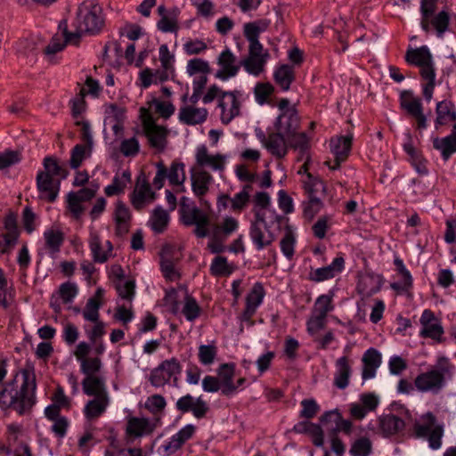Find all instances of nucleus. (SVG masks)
Instances as JSON below:
<instances>
[{
  "label": "nucleus",
  "instance_id": "f257e3e1",
  "mask_svg": "<svg viewBox=\"0 0 456 456\" xmlns=\"http://www.w3.org/2000/svg\"><path fill=\"white\" fill-rule=\"evenodd\" d=\"M36 381L28 370L18 372L13 380L0 391L2 409L13 408L20 414L24 413L35 403Z\"/></svg>",
  "mask_w": 456,
  "mask_h": 456
},
{
  "label": "nucleus",
  "instance_id": "f03ea898",
  "mask_svg": "<svg viewBox=\"0 0 456 456\" xmlns=\"http://www.w3.org/2000/svg\"><path fill=\"white\" fill-rule=\"evenodd\" d=\"M455 374V366L450 359L440 356L436 364L419 373L414 379V387L420 393L436 395L451 381Z\"/></svg>",
  "mask_w": 456,
  "mask_h": 456
},
{
  "label": "nucleus",
  "instance_id": "7ed1b4c3",
  "mask_svg": "<svg viewBox=\"0 0 456 456\" xmlns=\"http://www.w3.org/2000/svg\"><path fill=\"white\" fill-rule=\"evenodd\" d=\"M102 24L101 7L91 1H86L78 7L69 30H65L66 40L72 45H77L83 34L97 32Z\"/></svg>",
  "mask_w": 456,
  "mask_h": 456
},
{
  "label": "nucleus",
  "instance_id": "20e7f679",
  "mask_svg": "<svg viewBox=\"0 0 456 456\" xmlns=\"http://www.w3.org/2000/svg\"><path fill=\"white\" fill-rule=\"evenodd\" d=\"M66 175L65 168L55 159L45 158L44 170L38 173L37 179L40 197L53 201L59 193L60 183Z\"/></svg>",
  "mask_w": 456,
  "mask_h": 456
},
{
  "label": "nucleus",
  "instance_id": "39448f33",
  "mask_svg": "<svg viewBox=\"0 0 456 456\" xmlns=\"http://www.w3.org/2000/svg\"><path fill=\"white\" fill-rule=\"evenodd\" d=\"M164 305L173 314L183 315L188 322H194L201 314V308L197 300L184 288L172 289L167 291Z\"/></svg>",
  "mask_w": 456,
  "mask_h": 456
},
{
  "label": "nucleus",
  "instance_id": "423d86ee",
  "mask_svg": "<svg viewBox=\"0 0 456 456\" xmlns=\"http://www.w3.org/2000/svg\"><path fill=\"white\" fill-rule=\"evenodd\" d=\"M180 220L187 226H194L195 234L204 238L209 233V216L198 208L195 204L186 197H183L180 202Z\"/></svg>",
  "mask_w": 456,
  "mask_h": 456
},
{
  "label": "nucleus",
  "instance_id": "0eeeda50",
  "mask_svg": "<svg viewBox=\"0 0 456 456\" xmlns=\"http://www.w3.org/2000/svg\"><path fill=\"white\" fill-rule=\"evenodd\" d=\"M413 433L416 437L426 439L431 449L437 450L441 448L444 426L436 421L431 411L419 417L414 423Z\"/></svg>",
  "mask_w": 456,
  "mask_h": 456
},
{
  "label": "nucleus",
  "instance_id": "6e6552de",
  "mask_svg": "<svg viewBox=\"0 0 456 456\" xmlns=\"http://www.w3.org/2000/svg\"><path fill=\"white\" fill-rule=\"evenodd\" d=\"M156 168L157 172L152 183L157 189H161L164 185L165 179H167L171 185L177 187V192L185 191L184 182L186 180V175L183 163L174 161L169 168H167L162 162H159L156 164Z\"/></svg>",
  "mask_w": 456,
  "mask_h": 456
},
{
  "label": "nucleus",
  "instance_id": "1a4fd4ad",
  "mask_svg": "<svg viewBox=\"0 0 456 456\" xmlns=\"http://www.w3.org/2000/svg\"><path fill=\"white\" fill-rule=\"evenodd\" d=\"M255 220L251 224L274 225L279 216L272 206L271 197L266 192H257L253 199Z\"/></svg>",
  "mask_w": 456,
  "mask_h": 456
},
{
  "label": "nucleus",
  "instance_id": "9d476101",
  "mask_svg": "<svg viewBox=\"0 0 456 456\" xmlns=\"http://www.w3.org/2000/svg\"><path fill=\"white\" fill-rule=\"evenodd\" d=\"M244 100L245 94L240 90L222 93L219 97L218 108L220 109V118L223 124H229L240 115Z\"/></svg>",
  "mask_w": 456,
  "mask_h": 456
},
{
  "label": "nucleus",
  "instance_id": "9b49d317",
  "mask_svg": "<svg viewBox=\"0 0 456 456\" xmlns=\"http://www.w3.org/2000/svg\"><path fill=\"white\" fill-rule=\"evenodd\" d=\"M279 115L274 123L275 129L279 133L287 134L289 138L298 126V116L297 110L287 99H282L278 104Z\"/></svg>",
  "mask_w": 456,
  "mask_h": 456
},
{
  "label": "nucleus",
  "instance_id": "f8f14e48",
  "mask_svg": "<svg viewBox=\"0 0 456 456\" xmlns=\"http://www.w3.org/2000/svg\"><path fill=\"white\" fill-rule=\"evenodd\" d=\"M419 337L432 340L434 343H442L444 339V330L442 322L429 309H425L419 317Z\"/></svg>",
  "mask_w": 456,
  "mask_h": 456
},
{
  "label": "nucleus",
  "instance_id": "ddd939ff",
  "mask_svg": "<svg viewBox=\"0 0 456 456\" xmlns=\"http://www.w3.org/2000/svg\"><path fill=\"white\" fill-rule=\"evenodd\" d=\"M140 119L151 146L157 149L164 148L167 131L164 127L156 125L151 112L146 107L140 109Z\"/></svg>",
  "mask_w": 456,
  "mask_h": 456
},
{
  "label": "nucleus",
  "instance_id": "4468645a",
  "mask_svg": "<svg viewBox=\"0 0 456 456\" xmlns=\"http://www.w3.org/2000/svg\"><path fill=\"white\" fill-rule=\"evenodd\" d=\"M160 426L159 419L132 416L126 419V436L128 439H137L150 436Z\"/></svg>",
  "mask_w": 456,
  "mask_h": 456
},
{
  "label": "nucleus",
  "instance_id": "2eb2a0df",
  "mask_svg": "<svg viewBox=\"0 0 456 456\" xmlns=\"http://www.w3.org/2000/svg\"><path fill=\"white\" fill-rule=\"evenodd\" d=\"M268 58L269 53L263 45L255 44L249 47L248 55L241 61L240 65L248 75L258 77L264 72Z\"/></svg>",
  "mask_w": 456,
  "mask_h": 456
},
{
  "label": "nucleus",
  "instance_id": "dca6fc26",
  "mask_svg": "<svg viewBox=\"0 0 456 456\" xmlns=\"http://www.w3.org/2000/svg\"><path fill=\"white\" fill-rule=\"evenodd\" d=\"M229 158L228 154L210 152L203 144L199 145L195 150L196 163L201 167H208L213 171L224 169Z\"/></svg>",
  "mask_w": 456,
  "mask_h": 456
},
{
  "label": "nucleus",
  "instance_id": "f3484780",
  "mask_svg": "<svg viewBox=\"0 0 456 456\" xmlns=\"http://www.w3.org/2000/svg\"><path fill=\"white\" fill-rule=\"evenodd\" d=\"M196 431L193 424H186L168 440L165 441L158 449V452L161 456H170L176 452L183 444L190 440Z\"/></svg>",
  "mask_w": 456,
  "mask_h": 456
},
{
  "label": "nucleus",
  "instance_id": "a211bd4d",
  "mask_svg": "<svg viewBox=\"0 0 456 456\" xmlns=\"http://www.w3.org/2000/svg\"><path fill=\"white\" fill-rule=\"evenodd\" d=\"M218 69L215 77L221 81H228L237 76L240 69V63L237 61L235 55L229 49L220 53L217 57Z\"/></svg>",
  "mask_w": 456,
  "mask_h": 456
},
{
  "label": "nucleus",
  "instance_id": "6ab92c4d",
  "mask_svg": "<svg viewBox=\"0 0 456 456\" xmlns=\"http://www.w3.org/2000/svg\"><path fill=\"white\" fill-rule=\"evenodd\" d=\"M180 371V364L175 359L166 360L151 371V383L156 387H162L172 378H175Z\"/></svg>",
  "mask_w": 456,
  "mask_h": 456
},
{
  "label": "nucleus",
  "instance_id": "aec40b11",
  "mask_svg": "<svg viewBox=\"0 0 456 456\" xmlns=\"http://www.w3.org/2000/svg\"><path fill=\"white\" fill-rule=\"evenodd\" d=\"M235 369L232 364H222L217 370V379L220 382L221 392L230 395L238 391L246 382L244 378L234 380Z\"/></svg>",
  "mask_w": 456,
  "mask_h": 456
},
{
  "label": "nucleus",
  "instance_id": "412c9836",
  "mask_svg": "<svg viewBox=\"0 0 456 456\" xmlns=\"http://www.w3.org/2000/svg\"><path fill=\"white\" fill-rule=\"evenodd\" d=\"M409 64L418 66L420 69V74L424 75L427 71H435L433 67L432 54L428 46L409 47L405 56Z\"/></svg>",
  "mask_w": 456,
  "mask_h": 456
},
{
  "label": "nucleus",
  "instance_id": "4be33fe9",
  "mask_svg": "<svg viewBox=\"0 0 456 456\" xmlns=\"http://www.w3.org/2000/svg\"><path fill=\"white\" fill-rule=\"evenodd\" d=\"M125 118L123 108L114 104L104 106V122L103 132L107 134L112 132L117 137L123 132L122 121Z\"/></svg>",
  "mask_w": 456,
  "mask_h": 456
},
{
  "label": "nucleus",
  "instance_id": "5701e85b",
  "mask_svg": "<svg viewBox=\"0 0 456 456\" xmlns=\"http://www.w3.org/2000/svg\"><path fill=\"white\" fill-rule=\"evenodd\" d=\"M154 199V192L152 191L146 177L140 175L137 177L136 184L134 186L131 201L135 208H142L145 205L151 202Z\"/></svg>",
  "mask_w": 456,
  "mask_h": 456
},
{
  "label": "nucleus",
  "instance_id": "b1692460",
  "mask_svg": "<svg viewBox=\"0 0 456 456\" xmlns=\"http://www.w3.org/2000/svg\"><path fill=\"white\" fill-rule=\"evenodd\" d=\"M273 225L251 224L249 231L250 240L256 250H262L274 241L275 234L272 231Z\"/></svg>",
  "mask_w": 456,
  "mask_h": 456
},
{
  "label": "nucleus",
  "instance_id": "393cba45",
  "mask_svg": "<svg viewBox=\"0 0 456 456\" xmlns=\"http://www.w3.org/2000/svg\"><path fill=\"white\" fill-rule=\"evenodd\" d=\"M208 111L204 107H197L193 104L183 105L178 113L179 121L189 126L202 124L206 121Z\"/></svg>",
  "mask_w": 456,
  "mask_h": 456
},
{
  "label": "nucleus",
  "instance_id": "a878e982",
  "mask_svg": "<svg viewBox=\"0 0 456 456\" xmlns=\"http://www.w3.org/2000/svg\"><path fill=\"white\" fill-rule=\"evenodd\" d=\"M158 12L160 16L157 22L159 30L164 33H172L178 30L180 10L177 7L166 9L165 6L160 5L158 7Z\"/></svg>",
  "mask_w": 456,
  "mask_h": 456
},
{
  "label": "nucleus",
  "instance_id": "bb28decb",
  "mask_svg": "<svg viewBox=\"0 0 456 456\" xmlns=\"http://www.w3.org/2000/svg\"><path fill=\"white\" fill-rule=\"evenodd\" d=\"M176 408L183 412L191 411L197 419L204 417L208 409L201 397L194 398L190 395L179 398L176 402Z\"/></svg>",
  "mask_w": 456,
  "mask_h": 456
},
{
  "label": "nucleus",
  "instance_id": "cd10ccee",
  "mask_svg": "<svg viewBox=\"0 0 456 456\" xmlns=\"http://www.w3.org/2000/svg\"><path fill=\"white\" fill-rule=\"evenodd\" d=\"M345 268V259L343 256H337L333 259L330 265L317 268L311 273V279L314 281L321 282L330 280L342 273Z\"/></svg>",
  "mask_w": 456,
  "mask_h": 456
},
{
  "label": "nucleus",
  "instance_id": "c85d7f7f",
  "mask_svg": "<svg viewBox=\"0 0 456 456\" xmlns=\"http://www.w3.org/2000/svg\"><path fill=\"white\" fill-rule=\"evenodd\" d=\"M109 404V395L94 396V398L88 401L84 407L83 412L86 419L88 420L98 419L106 411Z\"/></svg>",
  "mask_w": 456,
  "mask_h": 456
},
{
  "label": "nucleus",
  "instance_id": "c756f323",
  "mask_svg": "<svg viewBox=\"0 0 456 456\" xmlns=\"http://www.w3.org/2000/svg\"><path fill=\"white\" fill-rule=\"evenodd\" d=\"M89 244L95 261L103 263L110 256L112 250L111 243L109 240L103 243L101 242L97 232L94 231L90 232Z\"/></svg>",
  "mask_w": 456,
  "mask_h": 456
},
{
  "label": "nucleus",
  "instance_id": "7c9ffc66",
  "mask_svg": "<svg viewBox=\"0 0 456 456\" xmlns=\"http://www.w3.org/2000/svg\"><path fill=\"white\" fill-rule=\"evenodd\" d=\"M352 140V134L339 135L330 140V150L338 162L337 166L348 156L351 150Z\"/></svg>",
  "mask_w": 456,
  "mask_h": 456
},
{
  "label": "nucleus",
  "instance_id": "2f4dec72",
  "mask_svg": "<svg viewBox=\"0 0 456 456\" xmlns=\"http://www.w3.org/2000/svg\"><path fill=\"white\" fill-rule=\"evenodd\" d=\"M289 138L287 137V134L276 131V133L268 136L265 145L269 152L281 158L287 153L289 145Z\"/></svg>",
  "mask_w": 456,
  "mask_h": 456
},
{
  "label": "nucleus",
  "instance_id": "473e14b6",
  "mask_svg": "<svg viewBox=\"0 0 456 456\" xmlns=\"http://www.w3.org/2000/svg\"><path fill=\"white\" fill-rule=\"evenodd\" d=\"M265 297L264 288L260 283H255L246 297V309L243 316L249 319L263 303Z\"/></svg>",
  "mask_w": 456,
  "mask_h": 456
},
{
  "label": "nucleus",
  "instance_id": "72a5a7b5",
  "mask_svg": "<svg viewBox=\"0 0 456 456\" xmlns=\"http://www.w3.org/2000/svg\"><path fill=\"white\" fill-rule=\"evenodd\" d=\"M168 74L162 69H142L138 75L137 84L142 88H148L152 85H158L168 78Z\"/></svg>",
  "mask_w": 456,
  "mask_h": 456
},
{
  "label": "nucleus",
  "instance_id": "f704fd0d",
  "mask_svg": "<svg viewBox=\"0 0 456 456\" xmlns=\"http://www.w3.org/2000/svg\"><path fill=\"white\" fill-rule=\"evenodd\" d=\"M436 113V128L456 120V108L451 101L437 102Z\"/></svg>",
  "mask_w": 456,
  "mask_h": 456
},
{
  "label": "nucleus",
  "instance_id": "c9c22d12",
  "mask_svg": "<svg viewBox=\"0 0 456 456\" xmlns=\"http://www.w3.org/2000/svg\"><path fill=\"white\" fill-rule=\"evenodd\" d=\"M131 172L128 169L117 172L113 177L112 183L105 187V194L111 197L123 193L127 185L131 183Z\"/></svg>",
  "mask_w": 456,
  "mask_h": 456
},
{
  "label": "nucleus",
  "instance_id": "e433bc0d",
  "mask_svg": "<svg viewBox=\"0 0 456 456\" xmlns=\"http://www.w3.org/2000/svg\"><path fill=\"white\" fill-rule=\"evenodd\" d=\"M334 384L340 389L346 388L349 384L351 366L346 356L339 357L335 363Z\"/></svg>",
  "mask_w": 456,
  "mask_h": 456
},
{
  "label": "nucleus",
  "instance_id": "4c0bfd02",
  "mask_svg": "<svg viewBox=\"0 0 456 456\" xmlns=\"http://www.w3.org/2000/svg\"><path fill=\"white\" fill-rule=\"evenodd\" d=\"M399 281L391 284V288L396 291H407L412 286V276L403 261L395 257L394 260Z\"/></svg>",
  "mask_w": 456,
  "mask_h": 456
},
{
  "label": "nucleus",
  "instance_id": "58836bf2",
  "mask_svg": "<svg viewBox=\"0 0 456 456\" xmlns=\"http://www.w3.org/2000/svg\"><path fill=\"white\" fill-rule=\"evenodd\" d=\"M310 140L311 137L307 134L296 133V131L292 133L289 140V145L301 154V159H305L303 165L305 172L307 170V165L309 161L307 151L310 146Z\"/></svg>",
  "mask_w": 456,
  "mask_h": 456
},
{
  "label": "nucleus",
  "instance_id": "ea45409f",
  "mask_svg": "<svg viewBox=\"0 0 456 456\" xmlns=\"http://www.w3.org/2000/svg\"><path fill=\"white\" fill-rule=\"evenodd\" d=\"M362 379H370L375 376L376 370L381 364V354L374 349L369 348L363 354Z\"/></svg>",
  "mask_w": 456,
  "mask_h": 456
},
{
  "label": "nucleus",
  "instance_id": "a19ab883",
  "mask_svg": "<svg viewBox=\"0 0 456 456\" xmlns=\"http://www.w3.org/2000/svg\"><path fill=\"white\" fill-rule=\"evenodd\" d=\"M435 149L439 151L444 159H449L456 152V124L452 127V133L443 138H435L433 141Z\"/></svg>",
  "mask_w": 456,
  "mask_h": 456
},
{
  "label": "nucleus",
  "instance_id": "79ce46f5",
  "mask_svg": "<svg viewBox=\"0 0 456 456\" xmlns=\"http://www.w3.org/2000/svg\"><path fill=\"white\" fill-rule=\"evenodd\" d=\"M211 175L202 170H191V190L196 196H202L208 191V186L211 182Z\"/></svg>",
  "mask_w": 456,
  "mask_h": 456
},
{
  "label": "nucleus",
  "instance_id": "37998d69",
  "mask_svg": "<svg viewBox=\"0 0 456 456\" xmlns=\"http://www.w3.org/2000/svg\"><path fill=\"white\" fill-rule=\"evenodd\" d=\"M82 387L84 393L87 395L100 396L108 395L104 379L99 375L85 377L82 381Z\"/></svg>",
  "mask_w": 456,
  "mask_h": 456
},
{
  "label": "nucleus",
  "instance_id": "c03bdc74",
  "mask_svg": "<svg viewBox=\"0 0 456 456\" xmlns=\"http://www.w3.org/2000/svg\"><path fill=\"white\" fill-rule=\"evenodd\" d=\"M238 227V220L231 216H226L220 224H216L212 229L209 228L208 235L219 240L223 237L229 236L234 232Z\"/></svg>",
  "mask_w": 456,
  "mask_h": 456
},
{
  "label": "nucleus",
  "instance_id": "a18cd8bd",
  "mask_svg": "<svg viewBox=\"0 0 456 456\" xmlns=\"http://www.w3.org/2000/svg\"><path fill=\"white\" fill-rule=\"evenodd\" d=\"M402 108L412 118L423 112L422 102L419 97L411 92H403L400 97Z\"/></svg>",
  "mask_w": 456,
  "mask_h": 456
},
{
  "label": "nucleus",
  "instance_id": "49530a36",
  "mask_svg": "<svg viewBox=\"0 0 456 456\" xmlns=\"http://www.w3.org/2000/svg\"><path fill=\"white\" fill-rule=\"evenodd\" d=\"M381 281L373 275H363L360 278L357 285L358 292L362 297H370L379 291Z\"/></svg>",
  "mask_w": 456,
  "mask_h": 456
},
{
  "label": "nucleus",
  "instance_id": "de8ad7c7",
  "mask_svg": "<svg viewBox=\"0 0 456 456\" xmlns=\"http://www.w3.org/2000/svg\"><path fill=\"white\" fill-rule=\"evenodd\" d=\"M333 298L334 291L331 290L327 294L320 295L314 304L312 313L327 318L328 314L335 308Z\"/></svg>",
  "mask_w": 456,
  "mask_h": 456
},
{
  "label": "nucleus",
  "instance_id": "09e8293b",
  "mask_svg": "<svg viewBox=\"0 0 456 456\" xmlns=\"http://www.w3.org/2000/svg\"><path fill=\"white\" fill-rule=\"evenodd\" d=\"M273 77L277 85L282 90L287 91L294 79L293 69L286 64L281 65L275 69Z\"/></svg>",
  "mask_w": 456,
  "mask_h": 456
},
{
  "label": "nucleus",
  "instance_id": "8fccbe9b",
  "mask_svg": "<svg viewBox=\"0 0 456 456\" xmlns=\"http://www.w3.org/2000/svg\"><path fill=\"white\" fill-rule=\"evenodd\" d=\"M268 27L266 21H255L244 25V34L249 42V47L255 44L261 45L258 41V37L261 32H264Z\"/></svg>",
  "mask_w": 456,
  "mask_h": 456
},
{
  "label": "nucleus",
  "instance_id": "3c124183",
  "mask_svg": "<svg viewBox=\"0 0 456 456\" xmlns=\"http://www.w3.org/2000/svg\"><path fill=\"white\" fill-rule=\"evenodd\" d=\"M296 242V230L293 227L288 226L280 243L281 250L288 259H290L294 255Z\"/></svg>",
  "mask_w": 456,
  "mask_h": 456
},
{
  "label": "nucleus",
  "instance_id": "603ef678",
  "mask_svg": "<svg viewBox=\"0 0 456 456\" xmlns=\"http://www.w3.org/2000/svg\"><path fill=\"white\" fill-rule=\"evenodd\" d=\"M149 108H147L150 111V109H154V110L162 118H168L171 117L175 108L173 103L168 100H160L156 97H151L148 101Z\"/></svg>",
  "mask_w": 456,
  "mask_h": 456
},
{
  "label": "nucleus",
  "instance_id": "864d4df0",
  "mask_svg": "<svg viewBox=\"0 0 456 456\" xmlns=\"http://www.w3.org/2000/svg\"><path fill=\"white\" fill-rule=\"evenodd\" d=\"M186 72L189 76H199L197 79L200 77L207 78L210 72V66L208 61L200 58H194L187 62Z\"/></svg>",
  "mask_w": 456,
  "mask_h": 456
},
{
  "label": "nucleus",
  "instance_id": "5fc2aeb1",
  "mask_svg": "<svg viewBox=\"0 0 456 456\" xmlns=\"http://www.w3.org/2000/svg\"><path fill=\"white\" fill-rule=\"evenodd\" d=\"M169 222V214L162 208H156L149 220L151 229L156 232H161L167 226Z\"/></svg>",
  "mask_w": 456,
  "mask_h": 456
},
{
  "label": "nucleus",
  "instance_id": "6e6d98bb",
  "mask_svg": "<svg viewBox=\"0 0 456 456\" xmlns=\"http://www.w3.org/2000/svg\"><path fill=\"white\" fill-rule=\"evenodd\" d=\"M159 60L161 64V69L168 75L175 69V56L168 48L167 45L163 44L159 48Z\"/></svg>",
  "mask_w": 456,
  "mask_h": 456
},
{
  "label": "nucleus",
  "instance_id": "4d7b16f0",
  "mask_svg": "<svg viewBox=\"0 0 456 456\" xmlns=\"http://www.w3.org/2000/svg\"><path fill=\"white\" fill-rule=\"evenodd\" d=\"M295 428L297 432H305L310 434L313 436L314 444L316 446L323 445L322 430L319 425L311 423L309 421H304L298 423Z\"/></svg>",
  "mask_w": 456,
  "mask_h": 456
},
{
  "label": "nucleus",
  "instance_id": "13d9d810",
  "mask_svg": "<svg viewBox=\"0 0 456 456\" xmlns=\"http://www.w3.org/2000/svg\"><path fill=\"white\" fill-rule=\"evenodd\" d=\"M449 20V13L445 11H442L431 19L430 17L428 18V26H432L438 37H443L444 33L448 30Z\"/></svg>",
  "mask_w": 456,
  "mask_h": 456
},
{
  "label": "nucleus",
  "instance_id": "bf43d9fd",
  "mask_svg": "<svg viewBox=\"0 0 456 456\" xmlns=\"http://www.w3.org/2000/svg\"><path fill=\"white\" fill-rule=\"evenodd\" d=\"M59 30L61 35H56L53 37L51 43L48 45L46 48L47 53H55L64 48L66 45H71L69 42L66 40L65 30H69L67 28V24L65 21H62L59 25Z\"/></svg>",
  "mask_w": 456,
  "mask_h": 456
},
{
  "label": "nucleus",
  "instance_id": "052dcab7",
  "mask_svg": "<svg viewBox=\"0 0 456 456\" xmlns=\"http://www.w3.org/2000/svg\"><path fill=\"white\" fill-rule=\"evenodd\" d=\"M403 426V421L393 414L385 415L380 419V428L386 435L395 434Z\"/></svg>",
  "mask_w": 456,
  "mask_h": 456
},
{
  "label": "nucleus",
  "instance_id": "680f3d73",
  "mask_svg": "<svg viewBox=\"0 0 456 456\" xmlns=\"http://www.w3.org/2000/svg\"><path fill=\"white\" fill-rule=\"evenodd\" d=\"M116 289L121 298L132 301L135 294V281L131 278L120 279L116 281Z\"/></svg>",
  "mask_w": 456,
  "mask_h": 456
},
{
  "label": "nucleus",
  "instance_id": "e2e57ef3",
  "mask_svg": "<svg viewBox=\"0 0 456 456\" xmlns=\"http://www.w3.org/2000/svg\"><path fill=\"white\" fill-rule=\"evenodd\" d=\"M217 356V347L214 344L200 345L198 348L199 362L204 366L212 365Z\"/></svg>",
  "mask_w": 456,
  "mask_h": 456
},
{
  "label": "nucleus",
  "instance_id": "0e129e2a",
  "mask_svg": "<svg viewBox=\"0 0 456 456\" xmlns=\"http://www.w3.org/2000/svg\"><path fill=\"white\" fill-rule=\"evenodd\" d=\"M66 203L67 209L73 218L79 219L83 216L86 204L74 192H69L67 195Z\"/></svg>",
  "mask_w": 456,
  "mask_h": 456
},
{
  "label": "nucleus",
  "instance_id": "69168bd1",
  "mask_svg": "<svg viewBox=\"0 0 456 456\" xmlns=\"http://www.w3.org/2000/svg\"><path fill=\"white\" fill-rule=\"evenodd\" d=\"M249 200V187L245 186L241 191L231 197V209L234 212H240L248 205Z\"/></svg>",
  "mask_w": 456,
  "mask_h": 456
},
{
  "label": "nucleus",
  "instance_id": "338daca9",
  "mask_svg": "<svg viewBox=\"0 0 456 456\" xmlns=\"http://www.w3.org/2000/svg\"><path fill=\"white\" fill-rule=\"evenodd\" d=\"M44 238L50 252L52 254L56 253L62 242L61 232L56 228H50L44 232Z\"/></svg>",
  "mask_w": 456,
  "mask_h": 456
},
{
  "label": "nucleus",
  "instance_id": "774afa93",
  "mask_svg": "<svg viewBox=\"0 0 456 456\" xmlns=\"http://www.w3.org/2000/svg\"><path fill=\"white\" fill-rule=\"evenodd\" d=\"M211 273L216 276H228L234 271V265L229 264L226 258L216 256L210 266Z\"/></svg>",
  "mask_w": 456,
  "mask_h": 456
}]
</instances>
